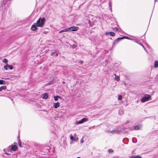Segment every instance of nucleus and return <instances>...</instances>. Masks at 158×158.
<instances>
[{
	"instance_id": "79ce46f5",
	"label": "nucleus",
	"mask_w": 158,
	"mask_h": 158,
	"mask_svg": "<svg viewBox=\"0 0 158 158\" xmlns=\"http://www.w3.org/2000/svg\"><path fill=\"white\" fill-rule=\"evenodd\" d=\"M139 44L141 45H142L141 44Z\"/></svg>"
},
{
	"instance_id": "c756f323",
	"label": "nucleus",
	"mask_w": 158,
	"mask_h": 158,
	"mask_svg": "<svg viewBox=\"0 0 158 158\" xmlns=\"http://www.w3.org/2000/svg\"><path fill=\"white\" fill-rule=\"evenodd\" d=\"M83 142V140L82 139L81 140V143H82Z\"/></svg>"
},
{
	"instance_id": "7ed1b4c3",
	"label": "nucleus",
	"mask_w": 158,
	"mask_h": 158,
	"mask_svg": "<svg viewBox=\"0 0 158 158\" xmlns=\"http://www.w3.org/2000/svg\"><path fill=\"white\" fill-rule=\"evenodd\" d=\"M68 31H76L79 29V27H71L68 28Z\"/></svg>"
},
{
	"instance_id": "c9c22d12",
	"label": "nucleus",
	"mask_w": 158,
	"mask_h": 158,
	"mask_svg": "<svg viewBox=\"0 0 158 158\" xmlns=\"http://www.w3.org/2000/svg\"><path fill=\"white\" fill-rule=\"evenodd\" d=\"M142 47H143V48H144V49L145 50V48L144 47V46L143 45H142Z\"/></svg>"
},
{
	"instance_id": "bb28decb",
	"label": "nucleus",
	"mask_w": 158,
	"mask_h": 158,
	"mask_svg": "<svg viewBox=\"0 0 158 158\" xmlns=\"http://www.w3.org/2000/svg\"><path fill=\"white\" fill-rule=\"evenodd\" d=\"M73 140L75 141H77L78 140V138H75L73 139Z\"/></svg>"
},
{
	"instance_id": "6ab92c4d",
	"label": "nucleus",
	"mask_w": 158,
	"mask_h": 158,
	"mask_svg": "<svg viewBox=\"0 0 158 158\" xmlns=\"http://www.w3.org/2000/svg\"><path fill=\"white\" fill-rule=\"evenodd\" d=\"M8 64H6V65H5L4 66V68L6 70H8Z\"/></svg>"
},
{
	"instance_id": "f8f14e48",
	"label": "nucleus",
	"mask_w": 158,
	"mask_h": 158,
	"mask_svg": "<svg viewBox=\"0 0 158 158\" xmlns=\"http://www.w3.org/2000/svg\"><path fill=\"white\" fill-rule=\"evenodd\" d=\"M11 149L12 150L16 151L17 149V147L15 145H13L11 147Z\"/></svg>"
},
{
	"instance_id": "5701e85b",
	"label": "nucleus",
	"mask_w": 158,
	"mask_h": 158,
	"mask_svg": "<svg viewBox=\"0 0 158 158\" xmlns=\"http://www.w3.org/2000/svg\"><path fill=\"white\" fill-rule=\"evenodd\" d=\"M122 98V97L121 95H118V99L119 100H121Z\"/></svg>"
},
{
	"instance_id": "412c9836",
	"label": "nucleus",
	"mask_w": 158,
	"mask_h": 158,
	"mask_svg": "<svg viewBox=\"0 0 158 158\" xmlns=\"http://www.w3.org/2000/svg\"><path fill=\"white\" fill-rule=\"evenodd\" d=\"M8 68H9L10 69L12 70L13 69V67L12 65H11L8 64Z\"/></svg>"
},
{
	"instance_id": "1a4fd4ad",
	"label": "nucleus",
	"mask_w": 158,
	"mask_h": 158,
	"mask_svg": "<svg viewBox=\"0 0 158 158\" xmlns=\"http://www.w3.org/2000/svg\"><path fill=\"white\" fill-rule=\"evenodd\" d=\"M60 103L59 102L55 103H53V106L55 108H57L59 106Z\"/></svg>"
},
{
	"instance_id": "f704fd0d",
	"label": "nucleus",
	"mask_w": 158,
	"mask_h": 158,
	"mask_svg": "<svg viewBox=\"0 0 158 158\" xmlns=\"http://www.w3.org/2000/svg\"><path fill=\"white\" fill-rule=\"evenodd\" d=\"M142 47H143V48H144V49L145 50V48L144 47V46L143 45H142Z\"/></svg>"
},
{
	"instance_id": "a19ab883",
	"label": "nucleus",
	"mask_w": 158,
	"mask_h": 158,
	"mask_svg": "<svg viewBox=\"0 0 158 158\" xmlns=\"http://www.w3.org/2000/svg\"><path fill=\"white\" fill-rule=\"evenodd\" d=\"M139 44L141 45H142L141 44Z\"/></svg>"
},
{
	"instance_id": "b1692460",
	"label": "nucleus",
	"mask_w": 158,
	"mask_h": 158,
	"mask_svg": "<svg viewBox=\"0 0 158 158\" xmlns=\"http://www.w3.org/2000/svg\"><path fill=\"white\" fill-rule=\"evenodd\" d=\"M110 132L111 133H117V131L116 130H112V131H110Z\"/></svg>"
},
{
	"instance_id": "cd10ccee",
	"label": "nucleus",
	"mask_w": 158,
	"mask_h": 158,
	"mask_svg": "<svg viewBox=\"0 0 158 158\" xmlns=\"http://www.w3.org/2000/svg\"><path fill=\"white\" fill-rule=\"evenodd\" d=\"M18 144H19V146H20V147L21 146V143L20 142H18Z\"/></svg>"
},
{
	"instance_id": "423d86ee",
	"label": "nucleus",
	"mask_w": 158,
	"mask_h": 158,
	"mask_svg": "<svg viewBox=\"0 0 158 158\" xmlns=\"http://www.w3.org/2000/svg\"><path fill=\"white\" fill-rule=\"evenodd\" d=\"M45 18H43L41 19V18H40V27H43L44 25L45 21Z\"/></svg>"
},
{
	"instance_id": "72a5a7b5",
	"label": "nucleus",
	"mask_w": 158,
	"mask_h": 158,
	"mask_svg": "<svg viewBox=\"0 0 158 158\" xmlns=\"http://www.w3.org/2000/svg\"><path fill=\"white\" fill-rule=\"evenodd\" d=\"M115 30L117 31V30H118V29L117 27H115Z\"/></svg>"
},
{
	"instance_id": "a211bd4d",
	"label": "nucleus",
	"mask_w": 158,
	"mask_h": 158,
	"mask_svg": "<svg viewBox=\"0 0 158 158\" xmlns=\"http://www.w3.org/2000/svg\"><path fill=\"white\" fill-rule=\"evenodd\" d=\"M131 158H142V157L139 156H133L131 157Z\"/></svg>"
},
{
	"instance_id": "58836bf2",
	"label": "nucleus",
	"mask_w": 158,
	"mask_h": 158,
	"mask_svg": "<svg viewBox=\"0 0 158 158\" xmlns=\"http://www.w3.org/2000/svg\"><path fill=\"white\" fill-rule=\"evenodd\" d=\"M6 154L7 155H9V154L8 153H6Z\"/></svg>"
},
{
	"instance_id": "0eeeda50",
	"label": "nucleus",
	"mask_w": 158,
	"mask_h": 158,
	"mask_svg": "<svg viewBox=\"0 0 158 158\" xmlns=\"http://www.w3.org/2000/svg\"><path fill=\"white\" fill-rule=\"evenodd\" d=\"M142 127L141 125H138L135 126L134 128V129L135 130H137L140 129Z\"/></svg>"
},
{
	"instance_id": "9b49d317",
	"label": "nucleus",
	"mask_w": 158,
	"mask_h": 158,
	"mask_svg": "<svg viewBox=\"0 0 158 158\" xmlns=\"http://www.w3.org/2000/svg\"><path fill=\"white\" fill-rule=\"evenodd\" d=\"M154 67L155 68L158 67V61L156 60L154 62Z\"/></svg>"
},
{
	"instance_id": "20e7f679",
	"label": "nucleus",
	"mask_w": 158,
	"mask_h": 158,
	"mask_svg": "<svg viewBox=\"0 0 158 158\" xmlns=\"http://www.w3.org/2000/svg\"><path fill=\"white\" fill-rule=\"evenodd\" d=\"M87 120L88 119L86 118H84L82 119L81 120L76 122V124H78L82 123L85 122L87 121Z\"/></svg>"
},
{
	"instance_id": "f257e3e1",
	"label": "nucleus",
	"mask_w": 158,
	"mask_h": 158,
	"mask_svg": "<svg viewBox=\"0 0 158 158\" xmlns=\"http://www.w3.org/2000/svg\"><path fill=\"white\" fill-rule=\"evenodd\" d=\"M151 98V96L150 95L147 94L142 98L141 99V101L143 102H144L148 101Z\"/></svg>"
},
{
	"instance_id": "39448f33",
	"label": "nucleus",
	"mask_w": 158,
	"mask_h": 158,
	"mask_svg": "<svg viewBox=\"0 0 158 158\" xmlns=\"http://www.w3.org/2000/svg\"><path fill=\"white\" fill-rule=\"evenodd\" d=\"M41 148H42L41 150H43V151H44V153H47L48 151V148H50L49 147H41Z\"/></svg>"
},
{
	"instance_id": "473e14b6",
	"label": "nucleus",
	"mask_w": 158,
	"mask_h": 158,
	"mask_svg": "<svg viewBox=\"0 0 158 158\" xmlns=\"http://www.w3.org/2000/svg\"><path fill=\"white\" fill-rule=\"evenodd\" d=\"M79 63H80L81 64H82L83 63V61H81L79 62Z\"/></svg>"
},
{
	"instance_id": "ea45409f",
	"label": "nucleus",
	"mask_w": 158,
	"mask_h": 158,
	"mask_svg": "<svg viewBox=\"0 0 158 158\" xmlns=\"http://www.w3.org/2000/svg\"><path fill=\"white\" fill-rule=\"evenodd\" d=\"M41 154L42 155H43V154H43V153H41Z\"/></svg>"
},
{
	"instance_id": "393cba45",
	"label": "nucleus",
	"mask_w": 158,
	"mask_h": 158,
	"mask_svg": "<svg viewBox=\"0 0 158 158\" xmlns=\"http://www.w3.org/2000/svg\"><path fill=\"white\" fill-rule=\"evenodd\" d=\"M3 62L4 63H7L8 62V60L6 59H4L3 60Z\"/></svg>"
},
{
	"instance_id": "4be33fe9",
	"label": "nucleus",
	"mask_w": 158,
	"mask_h": 158,
	"mask_svg": "<svg viewBox=\"0 0 158 158\" xmlns=\"http://www.w3.org/2000/svg\"><path fill=\"white\" fill-rule=\"evenodd\" d=\"M111 5H112L111 1L110 0L109 1V6L110 7V10H111V9H112V8H111V7H112Z\"/></svg>"
},
{
	"instance_id": "7c9ffc66",
	"label": "nucleus",
	"mask_w": 158,
	"mask_h": 158,
	"mask_svg": "<svg viewBox=\"0 0 158 158\" xmlns=\"http://www.w3.org/2000/svg\"><path fill=\"white\" fill-rule=\"evenodd\" d=\"M109 152H112L113 151L111 149H110L109 150Z\"/></svg>"
},
{
	"instance_id": "6e6552de",
	"label": "nucleus",
	"mask_w": 158,
	"mask_h": 158,
	"mask_svg": "<svg viewBox=\"0 0 158 158\" xmlns=\"http://www.w3.org/2000/svg\"><path fill=\"white\" fill-rule=\"evenodd\" d=\"M48 97V94L47 93H45L41 95V97L43 99H46Z\"/></svg>"
},
{
	"instance_id": "4468645a",
	"label": "nucleus",
	"mask_w": 158,
	"mask_h": 158,
	"mask_svg": "<svg viewBox=\"0 0 158 158\" xmlns=\"http://www.w3.org/2000/svg\"><path fill=\"white\" fill-rule=\"evenodd\" d=\"M6 89V86H3L0 87V91H2V90H5Z\"/></svg>"
},
{
	"instance_id": "37998d69",
	"label": "nucleus",
	"mask_w": 158,
	"mask_h": 158,
	"mask_svg": "<svg viewBox=\"0 0 158 158\" xmlns=\"http://www.w3.org/2000/svg\"><path fill=\"white\" fill-rule=\"evenodd\" d=\"M126 38H127V39H128V38H127V37H126Z\"/></svg>"
},
{
	"instance_id": "f3484780",
	"label": "nucleus",
	"mask_w": 158,
	"mask_h": 158,
	"mask_svg": "<svg viewBox=\"0 0 158 158\" xmlns=\"http://www.w3.org/2000/svg\"><path fill=\"white\" fill-rule=\"evenodd\" d=\"M125 38V37H123L118 38L116 40H115V42H116L117 41H119L122 39H123Z\"/></svg>"
},
{
	"instance_id": "2f4dec72",
	"label": "nucleus",
	"mask_w": 158,
	"mask_h": 158,
	"mask_svg": "<svg viewBox=\"0 0 158 158\" xmlns=\"http://www.w3.org/2000/svg\"><path fill=\"white\" fill-rule=\"evenodd\" d=\"M48 31H43V33H46L47 32H48Z\"/></svg>"
},
{
	"instance_id": "4c0bfd02",
	"label": "nucleus",
	"mask_w": 158,
	"mask_h": 158,
	"mask_svg": "<svg viewBox=\"0 0 158 158\" xmlns=\"http://www.w3.org/2000/svg\"><path fill=\"white\" fill-rule=\"evenodd\" d=\"M58 55V54H56V56H57Z\"/></svg>"
},
{
	"instance_id": "2eb2a0df",
	"label": "nucleus",
	"mask_w": 158,
	"mask_h": 158,
	"mask_svg": "<svg viewBox=\"0 0 158 158\" xmlns=\"http://www.w3.org/2000/svg\"><path fill=\"white\" fill-rule=\"evenodd\" d=\"M115 77L114 78V79L115 80H117L118 81L119 80V77L118 76H116L115 74Z\"/></svg>"
},
{
	"instance_id": "f03ea898",
	"label": "nucleus",
	"mask_w": 158,
	"mask_h": 158,
	"mask_svg": "<svg viewBox=\"0 0 158 158\" xmlns=\"http://www.w3.org/2000/svg\"><path fill=\"white\" fill-rule=\"evenodd\" d=\"M37 27H40V19H38L36 23L31 26V29L33 31H35L37 29Z\"/></svg>"
},
{
	"instance_id": "a878e982",
	"label": "nucleus",
	"mask_w": 158,
	"mask_h": 158,
	"mask_svg": "<svg viewBox=\"0 0 158 158\" xmlns=\"http://www.w3.org/2000/svg\"><path fill=\"white\" fill-rule=\"evenodd\" d=\"M70 139L71 140H73V139H74L73 137V136L72 135H71L70 136Z\"/></svg>"
},
{
	"instance_id": "9d476101",
	"label": "nucleus",
	"mask_w": 158,
	"mask_h": 158,
	"mask_svg": "<svg viewBox=\"0 0 158 158\" xmlns=\"http://www.w3.org/2000/svg\"><path fill=\"white\" fill-rule=\"evenodd\" d=\"M109 34H110V36H114L115 35V34H114V33L113 32H106L105 33V34L106 35Z\"/></svg>"
},
{
	"instance_id": "dca6fc26",
	"label": "nucleus",
	"mask_w": 158,
	"mask_h": 158,
	"mask_svg": "<svg viewBox=\"0 0 158 158\" xmlns=\"http://www.w3.org/2000/svg\"><path fill=\"white\" fill-rule=\"evenodd\" d=\"M6 84L5 82L3 80H0V84H4L5 85Z\"/></svg>"
},
{
	"instance_id": "c85d7f7f",
	"label": "nucleus",
	"mask_w": 158,
	"mask_h": 158,
	"mask_svg": "<svg viewBox=\"0 0 158 158\" xmlns=\"http://www.w3.org/2000/svg\"><path fill=\"white\" fill-rule=\"evenodd\" d=\"M88 23L89 24L90 26V25H91V23H90V20H88Z\"/></svg>"
},
{
	"instance_id": "ddd939ff",
	"label": "nucleus",
	"mask_w": 158,
	"mask_h": 158,
	"mask_svg": "<svg viewBox=\"0 0 158 158\" xmlns=\"http://www.w3.org/2000/svg\"><path fill=\"white\" fill-rule=\"evenodd\" d=\"M67 31H68V28H67L66 29H64L60 30L59 31V33H61L62 32H67Z\"/></svg>"
},
{
	"instance_id": "e433bc0d",
	"label": "nucleus",
	"mask_w": 158,
	"mask_h": 158,
	"mask_svg": "<svg viewBox=\"0 0 158 158\" xmlns=\"http://www.w3.org/2000/svg\"><path fill=\"white\" fill-rule=\"evenodd\" d=\"M63 83H64V84L65 83V82L64 81H63Z\"/></svg>"
},
{
	"instance_id": "aec40b11",
	"label": "nucleus",
	"mask_w": 158,
	"mask_h": 158,
	"mask_svg": "<svg viewBox=\"0 0 158 158\" xmlns=\"http://www.w3.org/2000/svg\"><path fill=\"white\" fill-rule=\"evenodd\" d=\"M54 99L55 101L57 100H58V98H60V99H61V98L59 96H56V97H54Z\"/></svg>"
}]
</instances>
